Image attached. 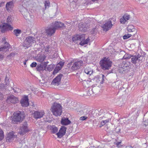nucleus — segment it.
Here are the masks:
<instances>
[{"instance_id":"obj_1","label":"nucleus","mask_w":148,"mask_h":148,"mask_svg":"<svg viewBox=\"0 0 148 148\" xmlns=\"http://www.w3.org/2000/svg\"><path fill=\"white\" fill-rule=\"evenodd\" d=\"M112 62L108 58H104L100 62V66L103 70H108L111 66Z\"/></svg>"},{"instance_id":"obj_2","label":"nucleus","mask_w":148,"mask_h":148,"mask_svg":"<svg viewBox=\"0 0 148 148\" xmlns=\"http://www.w3.org/2000/svg\"><path fill=\"white\" fill-rule=\"evenodd\" d=\"M52 112L55 116H60L62 113V108L60 104L54 103L52 107Z\"/></svg>"},{"instance_id":"obj_3","label":"nucleus","mask_w":148,"mask_h":148,"mask_svg":"<svg viewBox=\"0 0 148 148\" xmlns=\"http://www.w3.org/2000/svg\"><path fill=\"white\" fill-rule=\"evenodd\" d=\"M24 117V114L20 111L15 113L12 119V122L14 124L17 123L18 122L21 121Z\"/></svg>"},{"instance_id":"obj_4","label":"nucleus","mask_w":148,"mask_h":148,"mask_svg":"<svg viewBox=\"0 0 148 148\" xmlns=\"http://www.w3.org/2000/svg\"><path fill=\"white\" fill-rule=\"evenodd\" d=\"M35 41V38L34 37L32 36L27 37L24 42L23 46L27 48Z\"/></svg>"},{"instance_id":"obj_5","label":"nucleus","mask_w":148,"mask_h":148,"mask_svg":"<svg viewBox=\"0 0 148 148\" xmlns=\"http://www.w3.org/2000/svg\"><path fill=\"white\" fill-rule=\"evenodd\" d=\"M13 29V28L8 23H2L0 25V29L3 33L9 30H12Z\"/></svg>"},{"instance_id":"obj_6","label":"nucleus","mask_w":148,"mask_h":148,"mask_svg":"<svg viewBox=\"0 0 148 148\" xmlns=\"http://www.w3.org/2000/svg\"><path fill=\"white\" fill-rule=\"evenodd\" d=\"M116 20V19H115ZM112 20L114 21V19L110 18L109 21H106L105 23L101 26L103 31H107L110 29L113 25L112 23Z\"/></svg>"},{"instance_id":"obj_7","label":"nucleus","mask_w":148,"mask_h":148,"mask_svg":"<svg viewBox=\"0 0 148 148\" xmlns=\"http://www.w3.org/2000/svg\"><path fill=\"white\" fill-rule=\"evenodd\" d=\"M143 58L144 56H141L140 54L134 56L132 55L131 58V62L134 64H136L137 62H140V61L143 60Z\"/></svg>"},{"instance_id":"obj_8","label":"nucleus","mask_w":148,"mask_h":148,"mask_svg":"<svg viewBox=\"0 0 148 148\" xmlns=\"http://www.w3.org/2000/svg\"><path fill=\"white\" fill-rule=\"evenodd\" d=\"M29 131L27 122H25L21 127L18 133L21 135H24Z\"/></svg>"},{"instance_id":"obj_9","label":"nucleus","mask_w":148,"mask_h":148,"mask_svg":"<svg viewBox=\"0 0 148 148\" xmlns=\"http://www.w3.org/2000/svg\"><path fill=\"white\" fill-rule=\"evenodd\" d=\"M63 75L61 74H59L54 79H53L51 84V85L58 86L60 84L61 79Z\"/></svg>"},{"instance_id":"obj_10","label":"nucleus","mask_w":148,"mask_h":148,"mask_svg":"<svg viewBox=\"0 0 148 148\" xmlns=\"http://www.w3.org/2000/svg\"><path fill=\"white\" fill-rule=\"evenodd\" d=\"M6 101L8 103H17L18 101V99L13 95L9 97L6 100Z\"/></svg>"},{"instance_id":"obj_11","label":"nucleus","mask_w":148,"mask_h":148,"mask_svg":"<svg viewBox=\"0 0 148 148\" xmlns=\"http://www.w3.org/2000/svg\"><path fill=\"white\" fill-rule=\"evenodd\" d=\"M83 62L82 60H79L75 62L73 64L71 67V69L73 70H75L79 69L82 65Z\"/></svg>"},{"instance_id":"obj_12","label":"nucleus","mask_w":148,"mask_h":148,"mask_svg":"<svg viewBox=\"0 0 148 148\" xmlns=\"http://www.w3.org/2000/svg\"><path fill=\"white\" fill-rule=\"evenodd\" d=\"M52 26L55 30L59 28H64L65 27L64 23L58 21H56L54 23H52Z\"/></svg>"},{"instance_id":"obj_13","label":"nucleus","mask_w":148,"mask_h":148,"mask_svg":"<svg viewBox=\"0 0 148 148\" xmlns=\"http://www.w3.org/2000/svg\"><path fill=\"white\" fill-rule=\"evenodd\" d=\"M66 128L64 126H62L59 132L56 134L58 137L61 138L65 134Z\"/></svg>"},{"instance_id":"obj_14","label":"nucleus","mask_w":148,"mask_h":148,"mask_svg":"<svg viewBox=\"0 0 148 148\" xmlns=\"http://www.w3.org/2000/svg\"><path fill=\"white\" fill-rule=\"evenodd\" d=\"M28 100L29 99L27 96L23 97L20 101L22 106L23 107L28 106L29 105Z\"/></svg>"},{"instance_id":"obj_15","label":"nucleus","mask_w":148,"mask_h":148,"mask_svg":"<svg viewBox=\"0 0 148 148\" xmlns=\"http://www.w3.org/2000/svg\"><path fill=\"white\" fill-rule=\"evenodd\" d=\"M127 30L129 32L132 33L133 36H135L137 32V29L132 25H129L127 27Z\"/></svg>"},{"instance_id":"obj_16","label":"nucleus","mask_w":148,"mask_h":148,"mask_svg":"<svg viewBox=\"0 0 148 148\" xmlns=\"http://www.w3.org/2000/svg\"><path fill=\"white\" fill-rule=\"evenodd\" d=\"M44 114L45 113L42 111L40 112L35 111L33 114L34 117L36 119L42 117Z\"/></svg>"},{"instance_id":"obj_17","label":"nucleus","mask_w":148,"mask_h":148,"mask_svg":"<svg viewBox=\"0 0 148 148\" xmlns=\"http://www.w3.org/2000/svg\"><path fill=\"white\" fill-rule=\"evenodd\" d=\"M45 31L47 36H51L55 33V30L51 25L49 27L46 29Z\"/></svg>"},{"instance_id":"obj_18","label":"nucleus","mask_w":148,"mask_h":148,"mask_svg":"<svg viewBox=\"0 0 148 148\" xmlns=\"http://www.w3.org/2000/svg\"><path fill=\"white\" fill-rule=\"evenodd\" d=\"M47 64V62H45L44 63L38 65L36 68L37 70L40 71H43L45 70Z\"/></svg>"},{"instance_id":"obj_19","label":"nucleus","mask_w":148,"mask_h":148,"mask_svg":"<svg viewBox=\"0 0 148 148\" xmlns=\"http://www.w3.org/2000/svg\"><path fill=\"white\" fill-rule=\"evenodd\" d=\"M123 67L125 68L128 71V69H130L132 67V64L129 62L123 61L121 64Z\"/></svg>"},{"instance_id":"obj_20","label":"nucleus","mask_w":148,"mask_h":148,"mask_svg":"<svg viewBox=\"0 0 148 148\" xmlns=\"http://www.w3.org/2000/svg\"><path fill=\"white\" fill-rule=\"evenodd\" d=\"M71 121L68 118H63L61 121V123L63 125H66L70 124Z\"/></svg>"},{"instance_id":"obj_21","label":"nucleus","mask_w":148,"mask_h":148,"mask_svg":"<svg viewBox=\"0 0 148 148\" xmlns=\"http://www.w3.org/2000/svg\"><path fill=\"white\" fill-rule=\"evenodd\" d=\"M101 76L100 75L99 76H97V77H95V79L96 80V81H97V79L98 80L97 81L98 83L100 81L101 82H100V83L102 84L103 83L105 76L103 74H101Z\"/></svg>"},{"instance_id":"obj_22","label":"nucleus","mask_w":148,"mask_h":148,"mask_svg":"<svg viewBox=\"0 0 148 148\" xmlns=\"http://www.w3.org/2000/svg\"><path fill=\"white\" fill-rule=\"evenodd\" d=\"M14 1H12L8 2L6 4V8L7 10H8L9 9L12 8L14 7Z\"/></svg>"},{"instance_id":"obj_23","label":"nucleus","mask_w":148,"mask_h":148,"mask_svg":"<svg viewBox=\"0 0 148 148\" xmlns=\"http://www.w3.org/2000/svg\"><path fill=\"white\" fill-rule=\"evenodd\" d=\"M17 144L19 145V147H21L22 146H24V147L23 148H28L27 146L25 144V142L23 140H20L17 142Z\"/></svg>"},{"instance_id":"obj_24","label":"nucleus","mask_w":148,"mask_h":148,"mask_svg":"<svg viewBox=\"0 0 148 148\" xmlns=\"http://www.w3.org/2000/svg\"><path fill=\"white\" fill-rule=\"evenodd\" d=\"M86 24L84 23H82L79 24V27L80 30L84 31L86 30V28L88 26L86 25Z\"/></svg>"},{"instance_id":"obj_25","label":"nucleus","mask_w":148,"mask_h":148,"mask_svg":"<svg viewBox=\"0 0 148 148\" xmlns=\"http://www.w3.org/2000/svg\"><path fill=\"white\" fill-rule=\"evenodd\" d=\"M50 129L51 132L53 134L57 133L58 131V128L55 125L51 126Z\"/></svg>"},{"instance_id":"obj_26","label":"nucleus","mask_w":148,"mask_h":148,"mask_svg":"<svg viewBox=\"0 0 148 148\" xmlns=\"http://www.w3.org/2000/svg\"><path fill=\"white\" fill-rule=\"evenodd\" d=\"M118 69V72L121 73H124L128 72V71L125 68L123 67L121 65V67H119Z\"/></svg>"},{"instance_id":"obj_27","label":"nucleus","mask_w":148,"mask_h":148,"mask_svg":"<svg viewBox=\"0 0 148 148\" xmlns=\"http://www.w3.org/2000/svg\"><path fill=\"white\" fill-rule=\"evenodd\" d=\"M5 45L3 47H0V51H4V50L8 48H9L10 45L7 42H5Z\"/></svg>"},{"instance_id":"obj_28","label":"nucleus","mask_w":148,"mask_h":148,"mask_svg":"<svg viewBox=\"0 0 148 148\" xmlns=\"http://www.w3.org/2000/svg\"><path fill=\"white\" fill-rule=\"evenodd\" d=\"M45 58V57L44 55H40L37 58V60L40 62H41L44 60Z\"/></svg>"},{"instance_id":"obj_29","label":"nucleus","mask_w":148,"mask_h":148,"mask_svg":"<svg viewBox=\"0 0 148 148\" xmlns=\"http://www.w3.org/2000/svg\"><path fill=\"white\" fill-rule=\"evenodd\" d=\"M21 33V31L19 29H14L13 31V34L16 36H18Z\"/></svg>"},{"instance_id":"obj_30","label":"nucleus","mask_w":148,"mask_h":148,"mask_svg":"<svg viewBox=\"0 0 148 148\" xmlns=\"http://www.w3.org/2000/svg\"><path fill=\"white\" fill-rule=\"evenodd\" d=\"M14 137V134L13 132H11L9 133L8 135V140H10L12 139H13Z\"/></svg>"},{"instance_id":"obj_31","label":"nucleus","mask_w":148,"mask_h":148,"mask_svg":"<svg viewBox=\"0 0 148 148\" xmlns=\"http://www.w3.org/2000/svg\"><path fill=\"white\" fill-rule=\"evenodd\" d=\"M90 82L88 80L84 81H83V82L82 83L83 86L85 88H87L89 87V83Z\"/></svg>"},{"instance_id":"obj_32","label":"nucleus","mask_w":148,"mask_h":148,"mask_svg":"<svg viewBox=\"0 0 148 148\" xmlns=\"http://www.w3.org/2000/svg\"><path fill=\"white\" fill-rule=\"evenodd\" d=\"M84 72L86 74L88 75L89 74L90 75L92 74L93 73L92 71L89 68L85 69H84Z\"/></svg>"},{"instance_id":"obj_33","label":"nucleus","mask_w":148,"mask_h":148,"mask_svg":"<svg viewBox=\"0 0 148 148\" xmlns=\"http://www.w3.org/2000/svg\"><path fill=\"white\" fill-rule=\"evenodd\" d=\"M79 81L81 82H83V81L86 80V79L84 77H83V75L82 74H81L79 75Z\"/></svg>"},{"instance_id":"obj_34","label":"nucleus","mask_w":148,"mask_h":148,"mask_svg":"<svg viewBox=\"0 0 148 148\" xmlns=\"http://www.w3.org/2000/svg\"><path fill=\"white\" fill-rule=\"evenodd\" d=\"M132 56L130 54L125 53L123 56V58L125 59H129L131 58Z\"/></svg>"},{"instance_id":"obj_35","label":"nucleus","mask_w":148,"mask_h":148,"mask_svg":"<svg viewBox=\"0 0 148 148\" xmlns=\"http://www.w3.org/2000/svg\"><path fill=\"white\" fill-rule=\"evenodd\" d=\"M44 3L45 5V9L49 7L50 2L49 1H45Z\"/></svg>"},{"instance_id":"obj_36","label":"nucleus","mask_w":148,"mask_h":148,"mask_svg":"<svg viewBox=\"0 0 148 148\" xmlns=\"http://www.w3.org/2000/svg\"><path fill=\"white\" fill-rule=\"evenodd\" d=\"M110 119H108L105 120H103L101 121V125L102 126L104 125L106 123L109 122Z\"/></svg>"},{"instance_id":"obj_37","label":"nucleus","mask_w":148,"mask_h":148,"mask_svg":"<svg viewBox=\"0 0 148 148\" xmlns=\"http://www.w3.org/2000/svg\"><path fill=\"white\" fill-rule=\"evenodd\" d=\"M132 35V34H125L123 36V38L124 39H126L130 37Z\"/></svg>"},{"instance_id":"obj_38","label":"nucleus","mask_w":148,"mask_h":148,"mask_svg":"<svg viewBox=\"0 0 148 148\" xmlns=\"http://www.w3.org/2000/svg\"><path fill=\"white\" fill-rule=\"evenodd\" d=\"M80 37H79V35L77 36H75L74 37L72 38L74 42H75V41L77 40H80Z\"/></svg>"},{"instance_id":"obj_39","label":"nucleus","mask_w":148,"mask_h":148,"mask_svg":"<svg viewBox=\"0 0 148 148\" xmlns=\"http://www.w3.org/2000/svg\"><path fill=\"white\" fill-rule=\"evenodd\" d=\"M92 88L91 89L94 92V93H95L97 90L99 89V88L97 86H95L93 87V86H92Z\"/></svg>"},{"instance_id":"obj_40","label":"nucleus","mask_w":148,"mask_h":148,"mask_svg":"<svg viewBox=\"0 0 148 148\" xmlns=\"http://www.w3.org/2000/svg\"><path fill=\"white\" fill-rule=\"evenodd\" d=\"M123 16L126 21L129 20L130 18V15L127 14H124Z\"/></svg>"},{"instance_id":"obj_41","label":"nucleus","mask_w":148,"mask_h":148,"mask_svg":"<svg viewBox=\"0 0 148 148\" xmlns=\"http://www.w3.org/2000/svg\"><path fill=\"white\" fill-rule=\"evenodd\" d=\"M126 21L123 16L120 20V22L122 24H124L126 22Z\"/></svg>"},{"instance_id":"obj_42","label":"nucleus","mask_w":148,"mask_h":148,"mask_svg":"<svg viewBox=\"0 0 148 148\" xmlns=\"http://www.w3.org/2000/svg\"><path fill=\"white\" fill-rule=\"evenodd\" d=\"M94 92L91 89L90 90H89L87 92V95L88 96H90L92 95L93 94Z\"/></svg>"},{"instance_id":"obj_43","label":"nucleus","mask_w":148,"mask_h":148,"mask_svg":"<svg viewBox=\"0 0 148 148\" xmlns=\"http://www.w3.org/2000/svg\"><path fill=\"white\" fill-rule=\"evenodd\" d=\"M5 89V86L3 84H0V90H2Z\"/></svg>"},{"instance_id":"obj_44","label":"nucleus","mask_w":148,"mask_h":148,"mask_svg":"<svg viewBox=\"0 0 148 148\" xmlns=\"http://www.w3.org/2000/svg\"><path fill=\"white\" fill-rule=\"evenodd\" d=\"M12 18L11 16H8L7 18V21L8 24L12 22Z\"/></svg>"},{"instance_id":"obj_45","label":"nucleus","mask_w":148,"mask_h":148,"mask_svg":"<svg viewBox=\"0 0 148 148\" xmlns=\"http://www.w3.org/2000/svg\"><path fill=\"white\" fill-rule=\"evenodd\" d=\"M79 37H80V40L81 41L84 40V38H85V36L84 34H82L81 35H79Z\"/></svg>"},{"instance_id":"obj_46","label":"nucleus","mask_w":148,"mask_h":148,"mask_svg":"<svg viewBox=\"0 0 148 148\" xmlns=\"http://www.w3.org/2000/svg\"><path fill=\"white\" fill-rule=\"evenodd\" d=\"M49 46L48 45H47L46 46H45L44 48V50H45V51L47 52L49 51Z\"/></svg>"},{"instance_id":"obj_47","label":"nucleus","mask_w":148,"mask_h":148,"mask_svg":"<svg viewBox=\"0 0 148 148\" xmlns=\"http://www.w3.org/2000/svg\"><path fill=\"white\" fill-rule=\"evenodd\" d=\"M88 43L87 42H86L85 40H83L81 41L79 43L80 45H84L85 44H87Z\"/></svg>"},{"instance_id":"obj_48","label":"nucleus","mask_w":148,"mask_h":148,"mask_svg":"<svg viewBox=\"0 0 148 148\" xmlns=\"http://www.w3.org/2000/svg\"><path fill=\"white\" fill-rule=\"evenodd\" d=\"M37 65L36 63L35 62H34L31 64L30 66L32 68H33L36 67Z\"/></svg>"},{"instance_id":"obj_49","label":"nucleus","mask_w":148,"mask_h":148,"mask_svg":"<svg viewBox=\"0 0 148 148\" xmlns=\"http://www.w3.org/2000/svg\"><path fill=\"white\" fill-rule=\"evenodd\" d=\"M87 118V117L85 116H83L80 117L79 119L80 120L84 121L86 120Z\"/></svg>"},{"instance_id":"obj_50","label":"nucleus","mask_w":148,"mask_h":148,"mask_svg":"<svg viewBox=\"0 0 148 148\" xmlns=\"http://www.w3.org/2000/svg\"><path fill=\"white\" fill-rule=\"evenodd\" d=\"M14 56V54L13 53H11L8 56V57H9L10 58H11V57H13Z\"/></svg>"},{"instance_id":"obj_51","label":"nucleus","mask_w":148,"mask_h":148,"mask_svg":"<svg viewBox=\"0 0 148 148\" xmlns=\"http://www.w3.org/2000/svg\"><path fill=\"white\" fill-rule=\"evenodd\" d=\"M64 64V62L60 61L59 62L58 64L59 65L62 67L63 66Z\"/></svg>"},{"instance_id":"obj_52","label":"nucleus","mask_w":148,"mask_h":148,"mask_svg":"<svg viewBox=\"0 0 148 148\" xmlns=\"http://www.w3.org/2000/svg\"><path fill=\"white\" fill-rule=\"evenodd\" d=\"M143 124L145 127H146L147 125H148V119L144 121Z\"/></svg>"},{"instance_id":"obj_53","label":"nucleus","mask_w":148,"mask_h":148,"mask_svg":"<svg viewBox=\"0 0 148 148\" xmlns=\"http://www.w3.org/2000/svg\"><path fill=\"white\" fill-rule=\"evenodd\" d=\"M58 71H59L58 70V69H57L55 68L53 72V74L55 75V74L57 73H58Z\"/></svg>"},{"instance_id":"obj_54","label":"nucleus","mask_w":148,"mask_h":148,"mask_svg":"<svg viewBox=\"0 0 148 148\" xmlns=\"http://www.w3.org/2000/svg\"><path fill=\"white\" fill-rule=\"evenodd\" d=\"M59 65L58 64H57L56 68V69H58V70L59 71V70H60L61 68H62L61 66H58Z\"/></svg>"},{"instance_id":"obj_55","label":"nucleus","mask_w":148,"mask_h":148,"mask_svg":"<svg viewBox=\"0 0 148 148\" xmlns=\"http://www.w3.org/2000/svg\"><path fill=\"white\" fill-rule=\"evenodd\" d=\"M121 143V142H117L116 143V145H117V146L119 147H120L121 146L120 145V144Z\"/></svg>"},{"instance_id":"obj_56","label":"nucleus","mask_w":148,"mask_h":148,"mask_svg":"<svg viewBox=\"0 0 148 148\" xmlns=\"http://www.w3.org/2000/svg\"><path fill=\"white\" fill-rule=\"evenodd\" d=\"M4 137V134H0V141H1Z\"/></svg>"},{"instance_id":"obj_57","label":"nucleus","mask_w":148,"mask_h":148,"mask_svg":"<svg viewBox=\"0 0 148 148\" xmlns=\"http://www.w3.org/2000/svg\"><path fill=\"white\" fill-rule=\"evenodd\" d=\"M9 80V77H8L7 75H6L5 77V81H8V80Z\"/></svg>"},{"instance_id":"obj_58","label":"nucleus","mask_w":148,"mask_h":148,"mask_svg":"<svg viewBox=\"0 0 148 148\" xmlns=\"http://www.w3.org/2000/svg\"><path fill=\"white\" fill-rule=\"evenodd\" d=\"M5 85L7 86H9V82L10 81L9 80H8V81H5Z\"/></svg>"},{"instance_id":"obj_59","label":"nucleus","mask_w":148,"mask_h":148,"mask_svg":"<svg viewBox=\"0 0 148 148\" xmlns=\"http://www.w3.org/2000/svg\"><path fill=\"white\" fill-rule=\"evenodd\" d=\"M6 38L5 37L3 38H2L3 42H4V44H5V42H6Z\"/></svg>"},{"instance_id":"obj_60","label":"nucleus","mask_w":148,"mask_h":148,"mask_svg":"<svg viewBox=\"0 0 148 148\" xmlns=\"http://www.w3.org/2000/svg\"><path fill=\"white\" fill-rule=\"evenodd\" d=\"M3 134V130L1 129H0V134Z\"/></svg>"},{"instance_id":"obj_61","label":"nucleus","mask_w":148,"mask_h":148,"mask_svg":"<svg viewBox=\"0 0 148 148\" xmlns=\"http://www.w3.org/2000/svg\"><path fill=\"white\" fill-rule=\"evenodd\" d=\"M3 56L1 54H0V59H3Z\"/></svg>"},{"instance_id":"obj_62","label":"nucleus","mask_w":148,"mask_h":148,"mask_svg":"<svg viewBox=\"0 0 148 148\" xmlns=\"http://www.w3.org/2000/svg\"><path fill=\"white\" fill-rule=\"evenodd\" d=\"M3 94L0 92V99L3 97Z\"/></svg>"},{"instance_id":"obj_63","label":"nucleus","mask_w":148,"mask_h":148,"mask_svg":"<svg viewBox=\"0 0 148 148\" xmlns=\"http://www.w3.org/2000/svg\"><path fill=\"white\" fill-rule=\"evenodd\" d=\"M89 38H87L86 39V40H85V41L87 42V43H88V42L89 41Z\"/></svg>"},{"instance_id":"obj_64","label":"nucleus","mask_w":148,"mask_h":148,"mask_svg":"<svg viewBox=\"0 0 148 148\" xmlns=\"http://www.w3.org/2000/svg\"><path fill=\"white\" fill-rule=\"evenodd\" d=\"M89 148H95V147L94 146H91Z\"/></svg>"}]
</instances>
